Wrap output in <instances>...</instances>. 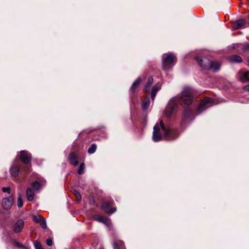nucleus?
<instances>
[{"mask_svg": "<svg viewBox=\"0 0 249 249\" xmlns=\"http://www.w3.org/2000/svg\"><path fill=\"white\" fill-rule=\"evenodd\" d=\"M193 90L190 87H185L183 89L181 95L180 97H175L173 102H175L179 99L180 102H182L186 105H189L192 103L193 100Z\"/></svg>", "mask_w": 249, "mask_h": 249, "instance_id": "3", "label": "nucleus"}, {"mask_svg": "<svg viewBox=\"0 0 249 249\" xmlns=\"http://www.w3.org/2000/svg\"><path fill=\"white\" fill-rule=\"evenodd\" d=\"M13 243H14V246L17 247H18L19 246H20V244L19 242H18V241H17L16 240H14Z\"/></svg>", "mask_w": 249, "mask_h": 249, "instance_id": "36", "label": "nucleus"}, {"mask_svg": "<svg viewBox=\"0 0 249 249\" xmlns=\"http://www.w3.org/2000/svg\"><path fill=\"white\" fill-rule=\"evenodd\" d=\"M85 169V164L84 163H81L80 166L78 169V173L79 175H82L84 173V170Z\"/></svg>", "mask_w": 249, "mask_h": 249, "instance_id": "26", "label": "nucleus"}, {"mask_svg": "<svg viewBox=\"0 0 249 249\" xmlns=\"http://www.w3.org/2000/svg\"><path fill=\"white\" fill-rule=\"evenodd\" d=\"M14 197L12 196L3 198L2 200L3 208L5 210H9L14 203Z\"/></svg>", "mask_w": 249, "mask_h": 249, "instance_id": "7", "label": "nucleus"}, {"mask_svg": "<svg viewBox=\"0 0 249 249\" xmlns=\"http://www.w3.org/2000/svg\"><path fill=\"white\" fill-rule=\"evenodd\" d=\"M68 160L74 166L78 165L79 163L78 157L76 154L74 152H71L70 153Z\"/></svg>", "mask_w": 249, "mask_h": 249, "instance_id": "10", "label": "nucleus"}, {"mask_svg": "<svg viewBox=\"0 0 249 249\" xmlns=\"http://www.w3.org/2000/svg\"><path fill=\"white\" fill-rule=\"evenodd\" d=\"M190 113V110L189 108H187L186 110H185V113Z\"/></svg>", "mask_w": 249, "mask_h": 249, "instance_id": "39", "label": "nucleus"}, {"mask_svg": "<svg viewBox=\"0 0 249 249\" xmlns=\"http://www.w3.org/2000/svg\"><path fill=\"white\" fill-rule=\"evenodd\" d=\"M46 243L48 246H52L53 244V241L51 238L47 239Z\"/></svg>", "mask_w": 249, "mask_h": 249, "instance_id": "35", "label": "nucleus"}, {"mask_svg": "<svg viewBox=\"0 0 249 249\" xmlns=\"http://www.w3.org/2000/svg\"><path fill=\"white\" fill-rule=\"evenodd\" d=\"M26 196L27 199L31 201H32L35 197V193L33 190L30 188H28L26 191Z\"/></svg>", "mask_w": 249, "mask_h": 249, "instance_id": "16", "label": "nucleus"}, {"mask_svg": "<svg viewBox=\"0 0 249 249\" xmlns=\"http://www.w3.org/2000/svg\"><path fill=\"white\" fill-rule=\"evenodd\" d=\"M97 146L95 144L93 143L91 144L90 147L89 148L88 152L89 154H93L94 153L96 150Z\"/></svg>", "mask_w": 249, "mask_h": 249, "instance_id": "23", "label": "nucleus"}, {"mask_svg": "<svg viewBox=\"0 0 249 249\" xmlns=\"http://www.w3.org/2000/svg\"><path fill=\"white\" fill-rule=\"evenodd\" d=\"M212 102V100L211 98L206 97L204 98V99L200 102L199 105L198 109L200 110H202L203 109V107L207 104L211 103Z\"/></svg>", "mask_w": 249, "mask_h": 249, "instance_id": "15", "label": "nucleus"}, {"mask_svg": "<svg viewBox=\"0 0 249 249\" xmlns=\"http://www.w3.org/2000/svg\"><path fill=\"white\" fill-rule=\"evenodd\" d=\"M73 194L76 197V198L78 201H79L81 200V194L78 190H73Z\"/></svg>", "mask_w": 249, "mask_h": 249, "instance_id": "31", "label": "nucleus"}, {"mask_svg": "<svg viewBox=\"0 0 249 249\" xmlns=\"http://www.w3.org/2000/svg\"><path fill=\"white\" fill-rule=\"evenodd\" d=\"M176 63V57L172 53H164L162 55V67L165 71L172 68Z\"/></svg>", "mask_w": 249, "mask_h": 249, "instance_id": "4", "label": "nucleus"}, {"mask_svg": "<svg viewBox=\"0 0 249 249\" xmlns=\"http://www.w3.org/2000/svg\"><path fill=\"white\" fill-rule=\"evenodd\" d=\"M34 245L36 249H44L40 242L37 241H35Z\"/></svg>", "mask_w": 249, "mask_h": 249, "instance_id": "29", "label": "nucleus"}, {"mask_svg": "<svg viewBox=\"0 0 249 249\" xmlns=\"http://www.w3.org/2000/svg\"><path fill=\"white\" fill-rule=\"evenodd\" d=\"M142 81V78L139 77L137 80L133 83L132 85L130 88V91L132 93H134L136 89L139 86L140 83Z\"/></svg>", "mask_w": 249, "mask_h": 249, "instance_id": "19", "label": "nucleus"}, {"mask_svg": "<svg viewBox=\"0 0 249 249\" xmlns=\"http://www.w3.org/2000/svg\"><path fill=\"white\" fill-rule=\"evenodd\" d=\"M248 62H249V60L248 61Z\"/></svg>", "mask_w": 249, "mask_h": 249, "instance_id": "41", "label": "nucleus"}, {"mask_svg": "<svg viewBox=\"0 0 249 249\" xmlns=\"http://www.w3.org/2000/svg\"><path fill=\"white\" fill-rule=\"evenodd\" d=\"M149 106V101H146L145 102H142V107L143 110L147 109Z\"/></svg>", "mask_w": 249, "mask_h": 249, "instance_id": "30", "label": "nucleus"}, {"mask_svg": "<svg viewBox=\"0 0 249 249\" xmlns=\"http://www.w3.org/2000/svg\"><path fill=\"white\" fill-rule=\"evenodd\" d=\"M246 23L244 19H240L236 20L233 24V28L234 30L238 29L243 27Z\"/></svg>", "mask_w": 249, "mask_h": 249, "instance_id": "11", "label": "nucleus"}, {"mask_svg": "<svg viewBox=\"0 0 249 249\" xmlns=\"http://www.w3.org/2000/svg\"><path fill=\"white\" fill-rule=\"evenodd\" d=\"M104 216H101L100 215H98V214H95L94 215V219L98 221V222H102L104 218Z\"/></svg>", "mask_w": 249, "mask_h": 249, "instance_id": "27", "label": "nucleus"}, {"mask_svg": "<svg viewBox=\"0 0 249 249\" xmlns=\"http://www.w3.org/2000/svg\"><path fill=\"white\" fill-rule=\"evenodd\" d=\"M240 47L243 52L249 51V44L242 45L241 44H232V48L235 49L237 47Z\"/></svg>", "mask_w": 249, "mask_h": 249, "instance_id": "17", "label": "nucleus"}, {"mask_svg": "<svg viewBox=\"0 0 249 249\" xmlns=\"http://www.w3.org/2000/svg\"><path fill=\"white\" fill-rule=\"evenodd\" d=\"M41 220L39 222L40 225L43 229H46L47 228L46 221L43 217Z\"/></svg>", "mask_w": 249, "mask_h": 249, "instance_id": "32", "label": "nucleus"}, {"mask_svg": "<svg viewBox=\"0 0 249 249\" xmlns=\"http://www.w3.org/2000/svg\"><path fill=\"white\" fill-rule=\"evenodd\" d=\"M10 172L12 176L17 177L18 175L19 169L17 167L12 166L10 169Z\"/></svg>", "mask_w": 249, "mask_h": 249, "instance_id": "20", "label": "nucleus"}, {"mask_svg": "<svg viewBox=\"0 0 249 249\" xmlns=\"http://www.w3.org/2000/svg\"><path fill=\"white\" fill-rule=\"evenodd\" d=\"M20 160L24 164L29 163L31 160V155L28 151L22 150L20 152Z\"/></svg>", "mask_w": 249, "mask_h": 249, "instance_id": "8", "label": "nucleus"}, {"mask_svg": "<svg viewBox=\"0 0 249 249\" xmlns=\"http://www.w3.org/2000/svg\"><path fill=\"white\" fill-rule=\"evenodd\" d=\"M229 61L231 63H239L242 62V59L239 55H233L229 58Z\"/></svg>", "mask_w": 249, "mask_h": 249, "instance_id": "18", "label": "nucleus"}, {"mask_svg": "<svg viewBox=\"0 0 249 249\" xmlns=\"http://www.w3.org/2000/svg\"><path fill=\"white\" fill-rule=\"evenodd\" d=\"M160 124H156L153 128L152 139L154 142H158L161 140V135L160 132Z\"/></svg>", "mask_w": 249, "mask_h": 249, "instance_id": "5", "label": "nucleus"}, {"mask_svg": "<svg viewBox=\"0 0 249 249\" xmlns=\"http://www.w3.org/2000/svg\"><path fill=\"white\" fill-rule=\"evenodd\" d=\"M175 105L169 104L165 109V114L167 117H170L173 112Z\"/></svg>", "mask_w": 249, "mask_h": 249, "instance_id": "13", "label": "nucleus"}, {"mask_svg": "<svg viewBox=\"0 0 249 249\" xmlns=\"http://www.w3.org/2000/svg\"><path fill=\"white\" fill-rule=\"evenodd\" d=\"M113 203V200H110L109 201H105L103 202L101 205V208L104 210V211L107 213L112 214L114 212L116 211L115 208H112L109 210V207L112 205Z\"/></svg>", "mask_w": 249, "mask_h": 249, "instance_id": "6", "label": "nucleus"}, {"mask_svg": "<svg viewBox=\"0 0 249 249\" xmlns=\"http://www.w3.org/2000/svg\"><path fill=\"white\" fill-rule=\"evenodd\" d=\"M243 89L245 90H249V86H244Z\"/></svg>", "mask_w": 249, "mask_h": 249, "instance_id": "37", "label": "nucleus"}, {"mask_svg": "<svg viewBox=\"0 0 249 249\" xmlns=\"http://www.w3.org/2000/svg\"><path fill=\"white\" fill-rule=\"evenodd\" d=\"M18 247H20V248H24V249L26 248V247L21 244H20V246H19Z\"/></svg>", "mask_w": 249, "mask_h": 249, "instance_id": "38", "label": "nucleus"}, {"mask_svg": "<svg viewBox=\"0 0 249 249\" xmlns=\"http://www.w3.org/2000/svg\"><path fill=\"white\" fill-rule=\"evenodd\" d=\"M102 223H103L107 226H109V225L111 224V221L109 219H108L105 217Z\"/></svg>", "mask_w": 249, "mask_h": 249, "instance_id": "33", "label": "nucleus"}, {"mask_svg": "<svg viewBox=\"0 0 249 249\" xmlns=\"http://www.w3.org/2000/svg\"><path fill=\"white\" fill-rule=\"evenodd\" d=\"M43 217L41 215H34L33 220L36 223H39L42 220Z\"/></svg>", "mask_w": 249, "mask_h": 249, "instance_id": "28", "label": "nucleus"}, {"mask_svg": "<svg viewBox=\"0 0 249 249\" xmlns=\"http://www.w3.org/2000/svg\"><path fill=\"white\" fill-rule=\"evenodd\" d=\"M202 64H204V62H202Z\"/></svg>", "mask_w": 249, "mask_h": 249, "instance_id": "40", "label": "nucleus"}, {"mask_svg": "<svg viewBox=\"0 0 249 249\" xmlns=\"http://www.w3.org/2000/svg\"><path fill=\"white\" fill-rule=\"evenodd\" d=\"M17 204H18V207H19V208H21L23 206V204L22 196L20 194H19L18 198Z\"/></svg>", "mask_w": 249, "mask_h": 249, "instance_id": "24", "label": "nucleus"}, {"mask_svg": "<svg viewBox=\"0 0 249 249\" xmlns=\"http://www.w3.org/2000/svg\"><path fill=\"white\" fill-rule=\"evenodd\" d=\"M2 192H4V193H8L9 194H10V187H4L2 188Z\"/></svg>", "mask_w": 249, "mask_h": 249, "instance_id": "34", "label": "nucleus"}, {"mask_svg": "<svg viewBox=\"0 0 249 249\" xmlns=\"http://www.w3.org/2000/svg\"><path fill=\"white\" fill-rule=\"evenodd\" d=\"M196 60L203 70H213L216 71L220 69V65L219 63L211 61L206 57H197Z\"/></svg>", "mask_w": 249, "mask_h": 249, "instance_id": "1", "label": "nucleus"}, {"mask_svg": "<svg viewBox=\"0 0 249 249\" xmlns=\"http://www.w3.org/2000/svg\"><path fill=\"white\" fill-rule=\"evenodd\" d=\"M153 81V79L152 76H150L149 77L147 82L146 83L145 87L144 89L146 90L147 88H149L152 84Z\"/></svg>", "mask_w": 249, "mask_h": 249, "instance_id": "25", "label": "nucleus"}, {"mask_svg": "<svg viewBox=\"0 0 249 249\" xmlns=\"http://www.w3.org/2000/svg\"><path fill=\"white\" fill-rule=\"evenodd\" d=\"M24 226V222L23 220L19 219L17 221V222L15 223L13 231L15 233H19L23 229Z\"/></svg>", "mask_w": 249, "mask_h": 249, "instance_id": "9", "label": "nucleus"}, {"mask_svg": "<svg viewBox=\"0 0 249 249\" xmlns=\"http://www.w3.org/2000/svg\"><path fill=\"white\" fill-rule=\"evenodd\" d=\"M160 89V88H158L157 85H154L152 89L151 92V99L152 100H154L155 99V98L156 97V94L158 92V91Z\"/></svg>", "mask_w": 249, "mask_h": 249, "instance_id": "21", "label": "nucleus"}, {"mask_svg": "<svg viewBox=\"0 0 249 249\" xmlns=\"http://www.w3.org/2000/svg\"><path fill=\"white\" fill-rule=\"evenodd\" d=\"M239 80L243 83L249 82V71L241 73V76Z\"/></svg>", "mask_w": 249, "mask_h": 249, "instance_id": "14", "label": "nucleus"}, {"mask_svg": "<svg viewBox=\"0 0 249 249\" xmlns=\"http://www.w3.org/2000/svg\"><path fill=\"white\" fill-rule=\"evenodd\" d=\"M113 248L114 249H124V242L119 240H114L113 243Z\"/></svg>", "mask_w": 249, "mask_h": 249, "instance_id": "12", "label": "nucleus"}, {"mask_svg": "<svg viewBox=\"0 0 249 249\" xmlns=\"http://www.w3.org/2000/svg\"><path fill=\"white\" fill-rule=\"evenodd\" d=\"M160 124L163 137L166 140H173L178 137L179 132L177 128L164 124L162 121H160Z\"/></svg>", "mask_w": 249, "mask_h": 249, "instance_id": "2", "label": "nucleus"}, {"mask_svg": "<svg viewBox=\"0 0 249 249\" xmlns=\"http://www.w3.org/2000/svg\"><path fill=\"white\" fill-rule=\"evenodd\" d=\"M32 186L35 190L39 191L41 188L40 183L38 181H35L32 183Z\"/></svg>", "mask_w": 249, "mask_h": 249, "instance_id": "22", "label": "nucleus"}]
</instances>
